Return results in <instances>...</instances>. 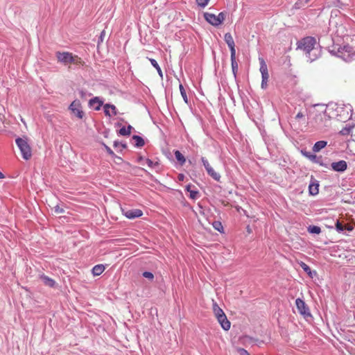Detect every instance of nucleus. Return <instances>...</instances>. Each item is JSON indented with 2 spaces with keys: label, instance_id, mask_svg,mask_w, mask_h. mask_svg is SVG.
Returning <instances> with one entry per match:
<instances>
[{
  "label": "nucleus",
  "instance_id": "54",
  "mask_svg": "<svg viewBox=\"0 0 355 355\" xmlns=\"http://www.w3.org/2000/svg\"><path fill=\"white\" fill-rule=\"evenodd\" d=\"M309 0H305V1H309Z\"/></svg>",
  "mask_w": 355,
  "mask_h": 355
},
{
  "label": "nucleus",
  "instance_id": "7",
  "mask_svg": "<svg viewBox=\"0 0 355 355\" xmlns=\"http://www.w3.org/2000/svg\"><path fill=\"white\" fill-rule=\"evenodd\" d=\"M295 304L298 312L301 315H304V317L311 316L309 309L303 300L301 298H297L295 300Z\"/></svg>",
  "mask_w": 355,
  "mask_h": 355
},
{
  "label": "nucleus",
  "instance_id": "40",
  "mask_svg": "<svg viewBox=\"0 0 355 355\" xmlns=\"http://www.w3.org/2000/svg\"><path fill=\"white\" fill-rule=\"evenodd\" d=\"M336 229L338 232H343L344 231V227L339 220L336 223Z\"/></svg>",
  "mask_w": 355,
  "mask_h": 355
},
{
  "label": "nucleus",
  "instance_id": "26",
  "mask_svg": "<svg viewBox=\"0 0 355 355\" xmlns=\"http://www.w3.org/2000/svg\"><path fill=\"white\" fill-rule=\"evenodd\" d=\"M300 266H301L302 268L304 270V271L306 272L307 273V275H309V277H313V273L314 275L316 274V272L312 271L311 268L305 263L302 262Z\"/></svg>",
  "mask_w": 355,
  "mask_h": 355
},
{
  "label": "nucleus",
  "instance_id": "8",
  "mask_svg": "<svg viewBox=\"0 0 355 355\" xmlns=\"http://www.w3.org/2000/svg\"><path fill=\"white\" fill-rule=\"evenodd\" d=\"M123 215L129 219L139 218L143 215V211L139 209H122Z\"/></svg>",
  "mask_w": 355,
  "mask_h": 355
},
{
  "label": "nucleus",
  "instance_id": "30",
  "mask_svg": "<svg viewBox=\"0 0 355 355\" xmlns=\"http://www.w3.org/2000/svg\"><path fill=\"white\" fill-rule=\"evenodd\" d=\"M260 72L261 73V76H269L268 72L267 65L263 60H261V62Z\"/></svg>",
  "mask_w": 355,
  "mask_h": 355
},
{
  "label": "nucleus",
  "instance_id": "34",
  "mask_svg": "<svg viewBox=\"0 0 355 355\" xmlns=\"http://www.w3.org/2000/svg\"><path fill=\"white\" fill-rule=\"evenodd\" d=\"M226 17V13L224 12H220L218 15H216L218 26L221 24L225 20Z\"/></svg>",
  "mask_w": 355,
  "mask_h": 355
},
{
  "label": "nucleus",
  "instance_id": "48",
  "mask_svg": "<svg viewBox=\"0 0 355 355\" xmlns=\"http://www.w3.org/2000/svg\"><path fill=\"white\" fill-rule=\"evenodd\" d=\"M314 163L318 164L320 166V163H323V161L322 160V157H318V159H315Z\"/></svg>",
  "mask_w": 355,
  "mask_h": 355
},
{
  "label": "nucleus",
  "instance_id": "35",
  "mask_svg": "<svg viewBox=\"0 0 355 355\" xmlns=\"http://www.w3.org/2000/svg\"><path fill=\"white\" fill-rule=\"evenodd\" d=\"M145 163L150 167V168H155L156 166H159V163L157 162H153L151 159L146 158L145 159Z\"/></svg>",
  "mask_w": 355,
  "mask_h": 355
},
{
  "label": "nucleus",
  "instance_id": "10",
  "mask_svg": "<svg viewBox=\"0 0 355 355\" xmlns=\"http://www.w3.org/2000/svg\"><path fill=\"white\" fill-rule=\"evenodd\" d=\"M319 182L313 175L309 185V193L311 196H316L319 193Z\"/></svg>",
  "mask_w": 355,
  "mask_h": 355
},
{
  "label": "nucleus",
  "instance_id": "6",
  "mask_svg": "<svg viewBox=\"0 0 355 355\" xmlns=\"http://www.w3.org/2000/svg\"><path fill=\"white\" fill-rule=\"evenodd\" d=\"M69 110L71 114L77 118L82 119L84 116L82 105L79 100H74L69 106Z\"/></svg>",
  "mask_w": 355,
  "mask_h": 355
},
{
  "label": "nucleus",
  "instance_id": "44",
  "mask_svg": "<svg viewBox=\"0 0 355 355\" xmlns=\"http://www.w3.org/2000/svg\"><path fill=\"white\" fill-rule=\"evenodd\" d=\"M240 355H250V353L243 348L239 349Z\"/></svg>",
  "mask_w": 355,
  "mask_h": 355
},
{
  "label": "nucleus",
  "instance_id": "36",
  "mask_svg": "<svg viewBox=\"0 0 355 355\" xmlns=\"http://www.w3.org/2000/svg\"><path fill=\"white\" fill-rule=\"evenodd\" d=\"M307 3L308 1H305V0H298L297 1L295 2L294 7L296 9H300L304 6H305Z\"/></svg>",
  "mask_w": 355,
  "mask_h": 355
},
{
  "label": "nucleus",
  "instance_id": "47",
  "mask_svg": "<svg viewBox=\"0 0 355 355\" xmlns=\"http://www.w3.org/2000/svg\"><path fill=\"white\" fill-rule=\"evenodd\" d=\"M145 158L142 156H139L138 158H137V162L139 163H141L142 164H144L143 162H145Z\"/></svg>",
  "mask_w": 355,
  "mask_h": 355
},
{
  "label": "nucleus",
  "instance_id": "18",
  "mask_svg": "<svg viewBox=\"0 0 355 355\" xmlns=\"http://www.w3.org/2000/svg\"><path fill=\"white\" fill-rule=\"evenodd\" d=\"M207 174L211 177L214 180L217 181V182H220V175L216 172L214 168L211 166V167H208V168L206 170Z\"/></svg>",
  "mask_w": 355,
  "mask_h": 355
},
{
  "label": "nucleus",
  "instance_id": "45",
  "mask_svg": "<svg viewBox=\"0 0 355 355\" xmlns=\"http://www.w3.org/2000/svg\"><path fill=\"white\" fill-rule=\"evenodd\" d=\"M105 31H103L101 33V35L98 37V43L100 42H102L103 41V39H104V37H105Z\"/></svg>",
  "mask_w": 355,
  "mask_h": 355
},
{
  "label": "nucleus",
  "instance_id": "29",
  "mask_svg": "<svg viewBox=\"0 0 355 355\" xmlns=\"http://www.w3.org/2000/svg\"><path fill=\"white\" fill-rule=\"evenodd\" d=\"M307 231L310 234H319L321 232V229L319 226L309 225L307 228Z\"/></svg>",
  "mask_w": 355,
  "mask_h": 355
},
{
  "label": "nucleus",
  "instance_id": "17",
  "mask_svg": "<svg viewBox=\"0 0 355 355\" xmlns=\"http://www.w3.org/2000/svg\"><path fill=\"white\" fill-rule=\"evenodd\" d=\"M40 278L46 286H48L51 288L55 287V282L51 277H49L45 275H40Z\"/></svg>",
  "mask_w": 355,
  "mask_h": 355
},
{
  "label": "nucleus",
  "instance_id": "50",
  "mask_svg": "<svg viewBox=\"0 0 355 355\" xmlns=\"http://www.w3.org/2000/svg\"><path fill=\"white\" fill-rule=\"evenodd\" d=\"M320 166H323V167H325V168H329V164H326V163H324V162H323V163H320Z\"/></svg>",
  "mask_w": 355,
  "mask_h": 355
},
{
  "label": "nucleus",
  "instance_id": "42",
  "mask_svg": "<svg viewBox=\"0 0 355 355\" xmlns=\"http://www.w3.org/2000/svg\"><path fill=\"white\" fill-rule=\"evenodd\" d=\"M201 161H202V163L205 170H207L208 168V167H211L208 160L205 157H201Z\"/></svg>",
  "mask_w": 355,
  "mask_h": 355
},
{
  "label": "nucleus",
  "instance_id": "20",
  "mask_svg": "<svg viewBox=\"0 0 355 355\" xmlns=\"http://www.w3.org/2000/svg\"><path fill=\"white\" fill-rule=\"evenodd\" d=\"M105 270V266L103 264H98L93 267L92 272L94 276L101 275Z\"/></svg>",
  "mask_w": 355,
  "mask_h": 355
},
{
  "label": "nucleus",
  "instance_id": "41",
  "mask_svg": "<svg viewBox=\"0 0 355 355\" xmlns=\"http://www.w3.org/2000/svg\"><path fill=\"white\" fill-rule=\"evenodd\" d=\"M103 146L106 150V152L112 157H116L113 150L106 144H103Z\"/></svg>",
  "mask_w": 355,
  "mask_h": 355
},
{
  "label": "nucleus",
  "instance_id": "49",
  "mask_svg": "<svg viewBox=\"0 0 355 355\" xmlns=\"http://www.w3.org/2000/svg\"><path fill=\"white\" fill-rule=\"evenodd\" d=\"M178 178L180 181H183L184 178V175L183 174H179Z\"/></svg>",
  "mask_w": 355,
  "mask_h": 355
},
{
  "label": "nucleus",
  "instance_id": "39",
  "mask_svg": "<svg viewBox=\"0 0 355 355\" xmlns=\"http://www.w3.org/2000/svg\"><path fill=\"white\" fill-rule=\"evenodd\" d=\"M209 0H196L197 4L201 8H205L209 3Z\"/></svg>",
  "mask_w": 355,
  "mask_h": 355
},
{
  "label": "nucleus",
  "instance_id": "19",
  "mask_svg": "<svg viewBox=\"0 0 355 355\" xmlns=\"http://www.w3.org/2000/svg\"><path fill=\"white\" fill-rule=\"evenodd\" d=\"M327 145V141H318L315 143L313 146V151L315 153L320 151L322 148H324Z\"/></svg>",
  "mask_w": 355,
  "mask_h": 355
},
{
  "label": "nucleus",
  "instance_id": "53",
  "mask_svg": "<svg viewBox=\"0 0 355 355\" xmlns=\"http://www.w3.org/2000/svg\"><path fill=\"white\" fill-rule=\"evenodd\" d=\"M4 177V175L0 171V179H3Z\"/></svg>",
  "mask_w": 355,
  "mask_h": 355
},
{
  "label": "nucleus",
  "instance_id": "24",
  "mask_svg": "<svg viewBox=\"0 0 355 355\" xmlns=\"http://www.w3.org/2000/svg\"><path fill=\"white\" fill-rule=\"evenodd\" d=\"M186 190L189 192V197L191 199H196L198 196H199V192L196 190H192L191 189V184H188L187 187H186Z\"/></svg>",
  "mask_w": 355,
  "mask_h": 355
},
{
  "label": "nucleus",
  "instance_id": "25",
  "mask_svg": "<svg viewBox=\"0 0 355 355\" xmlns=\"http://www.w3.org/2000/svg\"><path fill=\"white\" fill-rule=\"evenodd\" d=\"M318 117L320 118V119L321 121H323L324 120V126H327V122L329 121L330 119L331 118V116H330L329 114H328L327 112V111H324V112L322 113H320Z\"/></svg>",
  "mask_w": 355,
  "mask_h": 355
},
{
  "label": "nucleus",
  "instance_id": "32",
  "mask_svg": "<svg viewBox=\"0 0 355 355\" xmlns=\"http://www.w3.org/2000/svg\"><path fill=\"white\" fill-rule=\"evenodd\" d=\"M302 153L304 156H305L306 157H307L308 159H309L311 162H313L314 163V162L315 161V159H318V156L315 154H313L310 152H308V151H303L302 150Z\"/></svg>",
  "mask_w": 355,
  "mask_h": 355
},
{
  "label": "nucleus",
  "instance_id": "23",
  "mask_svg": "<svg viewBox=\"0 0 355 355\" xmlns=\"http://www.w3.org/2000/svg\"><path fill=\"white\" fill-rule=\"evenodd\" d=\"M132 129L133 128L130 125H128L127 127L123 126L119 130V134L122 136H129Z\"/></svg>",
  "mask_w": 355,
  "mask_h": 355
},
{
  "label": "nucleus",
  "instance_id": "12",
  "mask_svg": "<svg viewBox=\"0 0 355 355\" xmlns=\"http://www.w3.org/2000/svg\"><path fill=\"white\" fill-rule=\"evenodd\" d=\"M103 108L106 116H111V115L115 116L117 114L116 107L114 105L106 103L104 105Z\"/></svg>",
  "mask_w": 355,
  "mask_h": 355
},
{
  "label": "nucleus",
  "instance_id": "4",
  "mask_svg": "<svg viewBox=\"0 0 355 355\" xmlns=\"http://www.w3.org/2000/svg\"><path fill=\"white\" fill-rule=\"evenodd\" d=\"M17 146L21 153L22 157L25 160H28L32 156V151L30 145L28 143L26 137H17L15 139Z\"/></svg>",
  "mask_w": 355,
  "mask_h": 355
},
{
  "label": "nucleus",
  "instance_id": "14",
  "mask_svg": "<svg viewBox=\"0 0 355 355\" xmlns=\"http://www.w3.org/2000/svg\"><path fill=\"white\" fill-rule=\"evenodd\" d=\"M103 102L98 97H94L89 101V105L96 111L100 110Z\"/></svg>",
  "mask_w": 355,
  "mask_h": 355
},
{
  "label": "nucleus",
  "instance_id": "3",
  "mask_svg": "<svg viewBox=\"0 0 355 355\" xmlns=\"http://www.w3.org/2000/svg\"><path fill=\"white\" fill-rule=\"evenodd\" d=\"M335 112L338 121L346 122L352 118V109L350 105H336Z\"/></svg>",
  "mask_w": 355,
  "mask_h": 355
},
{
  "label": "nucleus",
  "instance_id": "13",
  "mask_svg": "<svg viewBox=\"0 0 355 355\" xmlns=\"http://www.w3.org/2000/svg\"><path fill=\"white\" fill-rule=\"evenodd\" d=\"M204 17L205 20L214 26H218V23L216 15L209 12H205Z\"/></svg>",
  "mask_w": 355,
  "mask_h": 355
},
{
  "label": "nucleus",
  "instance_id": "46",
  "mask_svg": "<svg viewBox=\"0 0 355 355\" xmlns=\"http://www.w3.org/2000/svg\"><path fill=\"white\" fill-rule=\"evenodd\" d=\"M304 117V114L302 112H299L297 115L295 116V119L297 120H300Z\"/></svg>",
  "mask_w": 355,
  "mask_h": 355
},
{
  "label": "nucleus",
  "instance_id": "28",
  "mask_svg": "<svg viewBox=\"0 0 355 355\" xmlns=\"http://www.w3.org/2000/svg\"><path fill=\"white\" fill-rule=\"evenodd\" d=\"M149 60H150L151 64L156 69L159 76L161 78H162L163 77L162 71L159 65L158 64L157 62L153 58H149Z\"/></svg>",
  "mask_w": 355,
  "mask_h": 355
},
{
  "label": "nucleus",
  "instance_id": "37",
  "mask_svg": "<svg viewBox=\"0 0 355 355\" xmlns=\"http://www.w3.org/2000/svg\"><path fill=\"white\" fill-rule=\"evenodd\" d=\"M261 78H262L261 85V88L266 89L267 87V83L268 81L269 76H261Z\"/></svg>",
  "mask_w": 355,
  "mask_h": 355
},
{
  "label": "nucleus",
  "instance_id": "52",
  "mask_svg": "<svg viewBox=\"0 0 355 355\" xmlns=\"http://www.w3.org/2000/svg\"><path fill=\"white\" fill-rule=\"evenodd\" d=\"M120 146L122 147V148L125 149L127 148L126 143H121Z\"/></svg>",
  "mask_w": 355,
  "mask_h": 355
},
{
  "label": "nucleus",
  "instance_id": "43",
  "mask_svg": "<svg viewBox=\"0 0 355 355\" xmlns=\"http://www.w3.org/2000/svg\"><path fill=\"white\" fill-rule=\"evenodd\" d=\"M54 211L56 214H62L64 212V210L63 208L60 207L59 205H56L54 207Z\"/></svg>",
  "mask_w": 355,
  "mask_h": 355
},
{
  "label": "nucleus",
  "instance_id": "5",
  "mask_svg": "<svg viewBox=\"0 0 355 355\" xmlns=\"http://www.w3.org/2000/svg\"><path fill=\"white\" fill-rule=\"evenodd\" d=\"M56 58L60 63L67 65L71 63H78V60H80L77 55H73L71 53L64 51H57Z\"/></svg>",
  "mask_w": 355,
  "mask_h": 355
},
{
  "label": "nucleus",
  "instance_id": "51",
  "mask_svg": "<svg viewBox=\"0 0 355 355\" xmlns=\"http://www.w3.org/2000/svg\"><path fill=\"white\" fill-rule=\"evenodd\" d=\"M120 144H121V142H119L118 141H114V147H118Z\"/></svg>",
  "mask_w": 355,
  "mask_h": 355
},
{
  "label": "nucleus",
  "instance_id": "27",
  "mask_svg": "<svg viewBox=\"0 0 355 355\" xmlns=\"http://www.w3.org/2000/svg\"><path fill=\"white\" fill-rule=\"evenodd\" d=\"M213 309L216 318H219L220 315H225L223 311L218 306L216 303L213 305Z\"/></svg>",
  "mask_w": 355,
  "mask_h": 355
},
{
  "label": "nucleus",
  "instance_id": "38",
  "mask_svg": "<svg viewBox=\"0 0 355 355\" xmlns=\"http://www.w3.org/2000/svg\"><path fill=\"white\" fill-rule=\"evenodd\" d=\"M143 277L147 278L151 281L154 279V275L151 272L145 271L142 274Z\"/></svg>",
  "mask_w": 355,
  "mask_h": 355
},
{
  "label": "nucleus",
  "instance_id": "22",
  "mask_svg": "<svg viewBox=\"0 0 355 355\" xmlns=\"http://www.w3.org/2000/svg\"><path fill=\"white\" fill-rule=\"evenodd\" d=\"M174 155L180 165L183 166L186 162L185 157L178 150L174 151Z\"/></svg>",
  "mask_w": 355,
  "mask_h": 355
},
{
  "label": "nucleus",
  "instance_id": "1",
  "mask_svg": "<svg viewBox=\"0 0 355 355\" xmlns=\"http://www.w3.org/2000/svg\"><path fill=\"white\" fill-rule=\"evenodd\" d=\"M296 45V50L302 51L310 62L315 61L320 56L321 50L316 46V40L313 37H304L298 40Z\"/></svg>",
  "mask_w": 355,
  "mask_h": 355
},
{
  "label": "nucleus",
  "instance_id": "33",
  "mask_svg": "<svg viewBox=\"0 0 355 355\" xmlns=\"http://www.w3.org/2000/svg\"><path fill=\"white\" fill-rule=\"evenodd\" d=\"M212 226L216 230L218 231L220 233L223 232L224 231L223 226L220 221L216 220L213 222Z\"/></svg>",
  "mask_w": 355,
  "mask_h": 355
},
{
  "label": "nucleus",
  "instance_id": "11",
  "mask_svg": "<svg viewBox=\"0 0 355 355\" xmlns=\"http://www.w3.org/2000/svg\"><path fill=\"white\" fill-rule=\"evenodd\" d=\"M224 40L230 50V53L236 54L235 43L230 33H227L225 34Z\"/></svg>",
  "mask_w": 355,
  "mask_h": 355
},
{
  "label": "nucleus",
  "instance_id": "15",
  "mask_svg": "<svg viewBox=\"0 0 355 355\" xmlns=\"http://www.w3.org/2000/svg\"><path fill=\"white\" fill-rule=\"evenodd\" d=\"M217 320L224 330L227 331L230 329L231 324L230 322L227 320L225 314L220 315V317Z\"/></svg>",
  "mask_w": 355,
  "mask_h": 355
},
{
  "label": "nucleus",
  "instance_id": "2",
  "mask_svg": "<svg viewBox=\"0 0 355 355\" xmlns=\"http://www.w3.org/2000/svg\"><path fill=\"white\" fill-rule=\"evenodd\" d=\"M331 52L345 61L349 62L355 55V47L348 44L339 46H334Z\"/></svg>",
  "mask_w": 355,
  "mask_h": 355
},
{
  "label": "nucleus",
  "instance_id": "9",
  "mask_svg": "<svg viewBox=\"0 0 355 355\" xmlns=\"http://www.w3.org/2000/svg\"><path fill=\"white\" fill-rule=\"evenodd\" d=\"M331 168L336 172L343 173L347 168V163L345 160H340L338 162H332L331 164Z\"/></svg>",
  "mask_w": 355,
  "mask_h": 355
},
{
  "label": "nucleus",
  "instance_id": "16",
  "mask_svg": "<svg viewBox=\"0 0 355 355\" xmlns=\"http://www.w3.org/2000/svg\"><path fill=\"white\" fill-rule=\"evenodd\" d=\"M230 59H231V65H232V73L234 75V77L236 78L238 69H239V64L238 62L236 60V54H231L230 55Z\"/></svg>",
  "mask_w": 355,
  "mask_h": 355
},
{
  "label": "nucleus",
  "instance_id": "31",
  "mask_svg": "<svg viewBox=\"0 0 355 355\" xmlns=\"http://www.w3.org/2000/svg\"><path fill=\"white\" fill-rule=\"evenodd\" d=\"M179 89H180V92L181 96H182L184 103H187V104H189V99H188L186 91H185L182 84L180 83L179 85Z\"/></svg>",
  "mask_w": 355,
  "mask_h": 355
},
{
  "label": "nucleus",
  "instance_id": "21",
  "mask_svg": "<svg viewBox=\"0 0 355 355\" xmlns=\"http://www.w3.org/2000/svg\"><path fill=\"white\" fill-rule=\"evenodd\" d=\"M132 139L135 141V146L137 148H141L145 144L144 139L139 135H133Z\"/></svg>",
  "mask_w": 355,
  "mask_h": 355
}]
</instances>
